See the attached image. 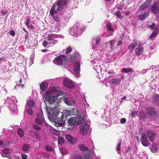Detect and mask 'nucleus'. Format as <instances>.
<instances>
[{
  "instance_id": "30",
  "label": "nucleus",
  "mask_w": 159,
  "mask_h": 159,
  "mask_svg": "<svg viewBox=\"0 0 159 159\" xmlns=\"http://www.w3.org/2000/svg\"><path fill=\"white\" fill-rule=\"evenodd\" d=\"M152 147L150 148L151 151L153 152H155L158 150V145L157 143H153Z\"/></svg>"
},
{
  "instance_id": "53",
  "label": "nucleus",
  "mask_w": 159,
  "mask_h": 159,
  "mask_svg": "<svg viewBox=\"0 0 159 159\" xmlns=\"http://www.w3.org/2000/svg\"><path fill=\"white\" fill-rule=\"evenodd\" d=\"M126 121V119L125 118H122L120 120V123L122 124L125 123Z\"/></svg>"
},
{
  "instance_id": "26",
  "label": "nucleus",
  "mask_w": 159,
  "mask_h": 159,
  "mask_svg": "<svg viewBox=\"0 0 159 159\" xmlns=\"http://www.w3.org/2000/svg\"><path fill=\"white\" fill-rule=\"evenodd\" d=\"M149 14V11H147L144 13L141 14L138 16V18L140 20H142L147 17Z\"/></svg>"
},
{
  "instance_id": "59",
  "label": "nucleus",
  "mask_w": 159,
  "mask_h": 159,
  "mask_svg": "<svg viewBox=\"0 0 159 159\" xmlns=\"http://www.w3.org/2000/svg\"><path fill=\"white\" fill-rule=\"evenodd\" d=\"M24 84H17L15 86V88L16 89H17V88L18 87H19L20 86H22V87L24 86Z\"/></svg>"
},
{
  "instance_id": "61",
  "label": "nucleus",
  "mask_w": 159,
  "mask_h": 159,
  "mask_svg": "<svg viewBox=\"0 0 159 159\" xmlns=\"http://www.w3.org/2000/svg\"><path fill=\"white\" fill-rule=\"evenodd\" d=\"M136 115V113L135 112L133 111L132 112L131 114V116L133 117H135V116Z\"/></svg>"
},
{
  "instance_id": "54",
  "label": "nucleus",
  "mask_w": 159,
  "mask_h": 159,
  "mask_svg": "<svg viewBox=\"0 0 159 159\" xmlns=\"http://www.w3.org/2000/svg\"><path fill=\"white\" fill-rule=\"evenodd\" d=\"M9 33L11 35L13 36H14L15 34V32L13 30H11L9 31Z\"/></svg>"
},
{
  "instance_id": "6",
  "label": "nucleus",
  "mask_w": 159,
  "mask_h": 159,
  "mask_svg": "<svg viewBox=\"0 0 159 159\" xmlns=\"http://www.w3.org/2000/svg\"><path fill=\"white\" fill-rule=\"evenodd\" d=\"M85 116L84 114L81 113L78 116L70 118L68 121V125L72 126L75 124L78 125L84 121Z\"/></svg>"
},
{
  "instance_id": "62",
  "label": "nucleus",
  "mask_w": 159,
  "mask_h": 159,
  "mask_svg": "<svg viewBox=\"0 0 159 159\" xmlns=\"http://www.w3.org/2000/svg\"><path fill=\"white\" fill-rule=\"evenodd\" d=\"M7 11L6 10H2L1 11V13L3 15H4L6 14Z\"/></svg>"
},
{
  "instance_id": "51",
  "label": "nucleus",
  "mask_w": 159,
  "mask_h": 159,
  "mask_svg": "<svg viewBox=\"0 0 159 159\" xmlns=\"http://www.w3.org/2000/svg\"><path fill=\"white\" fill-rule=\"evenodd\" d=\"M111 24L110 23H107L106 25V28L107 30H110L112 29L111 28Z\"/></svg>"
},
{
  "instance_id": "20",
  "label": "nucleus",
  "mask_w": 159,
  "mask_h": 159,
  "mask_svg": "<svg viewBox=\"0 0 159 159\" xmlns=\"http://www.w3.org/2000/svg\"><path fill=\"white\" fill-rule=\"evenodd\" d=\"M7 106H9L11 104H15L17 102V101L16 100V98L14 96H11V98L8 97L7 99L6 103H7Z\"/></svg>"
},
{
  "instance_id": "13",
  "label": "nucleus",
  "mask_w": 159,
  "mask_h": 159,
  "mask_svg": "<svg viewBox=\"0 0 159 159\" xmlns=\"http://www.w3.org/2000/svg\"><path fill=\"white\" fill-rule=\"evenodd\" d=\"M96 59H95V60H91L90 61L91 62L93 66V69L98 73L100 72L101 73H102V67L101 66L100 64L96 62Z\"/></svg>"
},
{
  "instance_id": "43",
  "label": "nucleus",
  "mask_w": 159,
  "mask_h": 159,
  "mask_svg": "<svg viewBox=\"0 0 159 159\" xmlns=\"http://www.w3.org/2000/svg\"><path fill=\"white\" fill-rule=\"evenodd\" d=\"M10 157L11 158H9L10 159H21L20 157V156L14 155L11 156Z\"/></svg>"
},
{
  "instance_id": "58",
  "label": "nucleus",
  "mask_w": 159,
  "mask_h": 159,
  "mask_svg": "<svg viewBox=\"0 0 159 159\" xmlns=\"http://www.w3.org/2000/svg\"><path fill=\"white\" fill-rule=\"evenodd\" d=\"M122 43L123 42L121 40H120L118 42L116 46H121Z\"/></svg>"
},
{
  "instance_id": "52",
  "label": "nucleus",
  "mask_w": 159,
  "mask_h": 159,
  "mask_svg": "<svg viewBox=\"0 0 159 159\" xmlns=\"http://www.w3.org/2000/svg\"><path fill=\"white\" fill-rule=\"evenodd\" d=\"M94 41L97 44H98L100 41V38H97L95 39Z\"/></svg>"
},
{
  "instance_id": "1",
  "label": "nucleus",
  "mask_w": 159,
  "mask_h": 159,
  "mask_svg": "<svg viewBox=\"0 0 159 159\" xmlns=\"http://www.w3.org/2000/svg\"><path fill=\"white\" fill-rule=\"evenodd\" d=\"M67 1V0H58L55 5L53 4L50 11L52 18L56 21L59 22V26L62 27L66 26L67 22V19L62 16L65 13Z\"/></svg>"
},
{
  "instance_id": "16",
  "label": "nucleus",
  "mask_w": 159,
  "mask_h": 159,
  "mask_svg": "<svg viewBox=\"0 0 159 159\" xmlns=\"http://www.w3.org/2000/svg\"><path fill=\"white\" fill-rule=\"evenodd\" d=\"M145 109L147 114L150 116L154 115L156 113L155 108L153 107H146Z\"/></svg>"
},
{
  "instance_id": "11",
  "label": "nucleus",
  "mask_w": 159,
  "mask_h": 159,
  "mask_svg": "<svg viewBox=\"0 0 159 159\" xmlns=\"http://www.w3.org/2000/svg\"><path fill=\"white\" fill-rule=\"evenodd\" d=\"M35 122L40 125H44L46 124L42 111H40L37 113V117L35 119Z\"/></svg>"
},
{
  "instance_id": "21",
  "label": "nucleus",
  "mask_w": 159,
  "mask_h": 159,
  "mask_svg": "<svg viewBox=\"0 0 159 159\" xmlns=\"http://www.w3.org/2000/svg\"><path fill=\"white\" fill-rule=\"evenodd\" d=\"M65 138L66 139L71 143H75L77 140V139L73 137L70 134H66Z\"/></svg>"
},
{
  "instance_id": "41",
  "label": "nucleus",
  "mask_w": 159,
  "mask_h": 159,
  "mask_svg": "<svg viewBox=\"0 0 159 159\" xmlns=\"http://www.w3.org/2000/svg\"><path fill=\"white\" fill-rule=\"evenodd\" d=\"M108 30L109 32L108 34L106 36L109 37L113 35L114 32L113 29Z\"/></svg>"
},
{
  "instance_id": "39",
  "label": "nucleus",
  "mask_w": 159,
  "mask_h": 159,
  "mask_svg": "<svg viewBox=\"0 0 159 159\" xmlns=\"http://www.w3.org/2000/svg\"><path fill=\"white\" fill-rule=\"evenodd\" d=\"M45 149L47 152L52 151L53 149V148L49 146L46 145L45 146Z\"/></svg>"
},
{
  "instance_id": "24",
  "label": "nucleus",
  "mask_w": 159,
  "mask_h": 159,
  "mask_svg": "<svg viewBox=\"0 0 159 159\" xmlns=\"http://www.w3.org/2000/svg\"><path fill=\"white\" fill-rule=\"evenodd\" d=\"M143 48L142 46L138 45V47L135 49V52L137 55H140L143 51Z\"/></svg>"
},
{
  "instance_id": "32",
  "label": "nucleus",
  "mask_w": 159,
  "mask_h": 159,
  "mask_svg": "<svg viewBox=\"0 0 159 159\" xmlns=\"http://www.w3.org/2000/svg\"><path fill=\"white\" fill-rule=\"evenodd\" d=\"M30 146L27 144H24L22 147V150L23 152L28 151L30 149Z\"/></svg>"
},
{
  "instance_id": "44",
  "label": "nucleus",
  "mask_w": 159,
  "mask_h": 159,
  "mask_svg": "<svg viewBox=\"0 0 159 159\" xmlns=\"http://www.w3.org/2000/svg\"><path fill=\"white\" fill-rule=\"evenodd\" d=\"M33 127L34 129L37 130H39L41 129L40 127L36 124H34L33 125Z\"/></svg>"
},
{
  "instance_id": "50",
  "label": "nucleus",
  "mask_w": 159,
  "mask_h": 159,
  "mask_svg": "<svg viewBox=\"0 0 159 159\" xmlns=\"http://www.w3.org/2000/svg\"><path fill=\"white\" fill-rule=\"evenodd\" d=\"M85 27L84 26H83L80 28V27L79 32H80V35L81 34L82 32L85 30Z\"/></svg>"
},
{
  "instance_id": "40",
  "label": "nucleus",
  "mask_w": 159,
  "mask_h": 159,
  "mask_svg": "<svg viewBox=\"0 0 159 159\" xmlns=\"http://www.w3.org/2000/svg\"><path fill=\"white\" fill-rule=\"evenodd\" d=\"M115 41L116 40L114 39L113 40H111L110 41V48L111 50H112L114 48V43Z\"/></svg>"
},
{
  "instance_id": "63",
  "label": "nucleus",
  "mask_w": 159,
  "mask_h": 159,
  "mask_svg": "<svg viewBox=\"0 0 159 159\" xmlns=\"http://www.w3.org/2000/svg\"><path fill=\"white\" fill-rule=\"evenodd\" d=\"M107 71V69L106 68L104 67L103 70H102V72L103 73H101L104 74V72H106Z\"/></svg>"
},
{
  "instance_id": "55",
  "label": "nucleus",
  "mask_w": 159,
  "mask_h": 159,
  "mask_svg": "<svg viewBox=\"0 0 159 159\" xmlns=\"http://www.w3.org/2000/svg\"><path fill=\"white\" fill-rule=\"evenodd\" d=\"M30 20L29 19H27L26 20V24L27 26L29 27V26L30 25V24H31L30 23Z\"/></svg>"
},
{
  "instance_id": "48",
  "label": "nucleus",
  "mask_w": 159,
  "mask_h": 159,
  "mask_svg": "<svg viewBox=\"0 0 159 159\" xmlns=\"http://www.w3.org/2000/svg\"><path fill=\"white\" fill-rule=\"evenodd\" d=\"M115 14L116 16V17L118 18H121V16L120 14V11H117L115 13Z\"/></svg>"
},
{
  "instance_id": "31",
  "label": "nucleus",
  "mask_w": 159,
  "mask_h": 159,
  "mask_svg": "<svg viewBox=\"0 0 159 159\" xmlns=\"http://www.w3.org/2000/svg\"><path fill=\"white\" fill-rule=\"evenodd\" d=\"M10 105H9V108L12 111H14L16 112V111L17 110V107L16 106L15 104H12L11 103H10Z\"/></svg>"
},
{
  "instance_id": "38",
  "label": "nucleus",
  "mask_w": 159,
  "mask_h": 159,
  "mask_svg": "<svg viewBox=\"0 0 159 159\" xmlns=\"http://www.w3.org/2000/svg\"><path fill=\"white\" fill-rule=\"evenodd\" d=\"M34 102L33 100H30L27 102V105L30 107H33L34 106Z\"/></svg>"
},
{
  "instance_id": "34",
  "label": "nucleus",
  "mask_w": 159,
  "mask_h": 159,
  "mask_svg": "<svg viewBox=\"0 0 159 159\" xmlns=\"http://www.w3.org/2000/svg\"><path fill=\"white\" fill-rule=\"evenodd\" d=\"M26 77H27V75L25 74V70H24L23 71L22 73L21 74L20 78L19 80L20 83H22V80L26 78Z\"/></svg>"
},
{
  "instance_id": "25",
  "label": "nucleus",
  "mask_w": 159,
  "mask_h": 159,
  "mask_svg": "<svg viewBox=\"0 0 159 159\" xmlns=\"http://www.w3.org/2000/svg\"><path fill=\"white\" fill-rule=\"evenodd\" d=\"M137 44V40L136 39H134L131 43L128 48L130 50L132 51L134 49Z\"/></svg>"
},
{
  "instance_id": "14",
  "label": "nucleus",
  "mask_w": 159,
  "mask_h": 159,
  "mask_svg": "<svg viewBox=\"0 0 159 159\" xmlns=\"http://www.w3.org/2000/svg\"><path fill=\"white\" fill-rule=\"evenodd\" d=\"M64 102L69 106L73 105L75 104V101L71 98L69 96H64L63 98Z\"/></svg>"
},
{
  "instance_id": "56",
  "label": "nucleus",
  "mask_w": 159,
  "mask_h": 159,
  "mask_svg": "<svg viewBox=\"0 0 159 159\" xmlns=\"http://www.w3.org/2000/svg\"><path fill=\"white\" fill-rule=\"evenodd\" d=\"M21 157L22 159H28L27 158V156L25 154H22Z\"/></svg>"
},
{
  "instance_id": "2",
  "label": "nucleus",
  "mask_w": 159,
  "mask_h": 159,
  "mask_svg": "<svg viewBox=\"0 0 159 159\" xmlns=\"http://www.w3.org/2000/svg\"><path fill=\"white\" fill-rule=\"evenodd\" d=\"M48 83L46 82H42L40 85V88L42 90L40 91L42 95L45 93L46 94L43 96V101L46 104L47 109L48 110L47 103L51 104L57 100V97L63 95L64 93L61 91L59 88L51 87L48 89V92H45V90L48 86Z\"/></svg>"
},
{
  "instance_id": "42",
  "label": "nucleus",
  "mask_w": 159,
  "mask_h": 159,
  "mask_svg": "<svg viewBox=\"0 0 159 159\" xmlns=\"http://www.w3.org/2000/svg\"><path fill=\"white\" fill-rule=\"evenodd\" d=\"M152 68L156 71H159V74H159V66H152Z\"/></svg>"
},
{
  "instance_id": "18",
  "label": "nucleus",
  "mask_w": 159,
  "mask_h": 159,
  "mask_svg": "<svg viewBox=\"0 0 159 159\" xmlns=\"http://www.w3.org/2000/svg\"><path fill=\"white\" fill-rule=\"evenodd\" d=\"M63 83L66 87L71 89L74 87V85L73 81L70 80L64 79Z\"/></svg>"
},
{
  "instance_id": "37",
  "label": "nucleus",
  "mask_w": 159,
  "mask_h": 159,
  "mask_svg": "<svg viewBox=\"0 0 159 159\" xmlns=\"http://www.w3.org/2000/svg\"><path fill=\"white\" fill-rule=\"evenodd\" d=\"M64 139L61 137L59 136L58 137V143L59 145L62 144L64 142Z\"/></svg>"
},
{
  "instance_id": "36",
  "label": "nucleus",
  "mask_w": 159,
  "mask_h": 159,
  "mask_svg": "<svg viewBox=\"0 0 159 159\" xmlns=\"http://www.w3.org/2000/svg\"><path fill=\"white\" fill-rule=\"evenodd\" d=\"M158 29L156 28L153 32L152 33L151 35V38H153L156 36L158 34Z\"/></svg>"
},
{
  "instance_id": "35",
  "label": "nucleus",
  "mask_w": 159,
  "mask_h": 159,
  "mask_svg": "<svg viewBox=\"0 0 159 159\" xmlns=\"http://www.w3.org/2000/svg\"><path fill=\"white\" fill-rule=\"evenodd\" d=\"M17 134L18 135L21 137L24 136V131L21 128H19L17 131Z\"/></svg>"
},
{
  "instance_id": "60",
  "label": "nucleus",
  "mask_w": 159,
  "mask_h": 159,
  "mask_svg": "<svg viewBox=\"0 0 159 159\" xmlns=\"http://www.w3.org/2000/svg\"><path fill=\"white\" fill-rule=\"evenodd\" d=\"M123 7V5L122 4L120 5L118 7V9L119 10H121Z\"/></svg>"
},
{
  "instance_id": "7",
  "label": "nucleus",
  "mask_w": 159,
  "mask_h": 159,
  "mask_svg": "<svg viewBox=\"0 0 159 159\" xmlns=\"http://www.w3.org/2000/svg\"><path fill=\"white\" fill-rule=\"evenodd\" d=\"M66 57L61 55L57 56L53 60V63L58 65H65L70 66V64L66 60Z\"/></svg>"
},
{
  "instance_id": "27",
  "label": "nucleus",
  "mask_w": 159,
  "mask_h": 159,
  "mask_svg": "<svg viewBox=\"0 0 159 159\" xmlns=\"http://www.w3.org/2000/svg\"><path fill=\"white\" fill-rule=\"evenodd\" d=\"M152 102L154 104L159 105V94H156L153 96Z\"/></svg>"
},
{
  "instance_id": "49",
  "label": "nucleus",
  "mask_w": 159,
  "mask_h": 159,
  "mask_svg": "<svg viewBox=\"0 0 159 159\" xmlns=\"http://www.w3.org/2000/svg\"><path fill=\"white\" fill-rule=\"evenodd\" d=\"M60 151L62 154H65L68 153V151L66 149L62 148Z\"/></svg>"
},
{
  "instance_id": "5",
  "label": "nucleus",
  "mask_w": 159,
  "mask_h": 159,
  "mask_svg": "<svg viewBox=\"0 0 159 159\" xmlns=\"http://www.w3.org/2000/svg\"><path fill=\"white\" fill-rule=\"evenodd\" d=\"M90 144L89 143V146L90 149L87 152V155L81 156L77 154L71 156V158L73 159H89L90 157H91L93 156V154L94 153L92 149L94 148L93 142L91 141H90Z\"/></svg>"
},
{
  "instance_id": "45",
  "label": "nucleus",
  "mask_w": 159,
  "mask_h": 159,
  "mask_svg": "<svg viewBox=\"0 0 159 159\" xmlns=\"http://www.w3.org/2000/svg\"><path fill=\"white\" fill-rule=\"evenodd\" d=\"M121 143V142H120L119 143L117 144L116 148V150L117 151V152L118 154L120 153V150Z\"/></svg>"
},
{
  "instance_id": "9",
  "label": "nucleus",
  "mask_w": 159,
  "mask_h": 159,
  "mask_svg": "<svg viewBox=\"0 0 159 159\" xmlns=\"http://www.w3.org/2000/svg\"><path fill=\"white\" fill-rule=\"evenodd\" d=\"M121 82L120 79L119 78H111V76H109L105 79V85L108 87H111L112 84L118 85Z\"/></svg>"
},
{
  "instance_id": "17",
  "label": "nucleus",
  "mask_w": 159,
  "mask_h": 159,
  "mask_svg": "<svg viewBox=\"0 0 159 159\" xmlns=\"http://www.w3.org/2000/svg\"><path fill=\"white\" fill-rule=\"evenodd\" d=\"M141 140L142 144L145 147H148L149 146V142L148 139L146 134L143 133L141 137Z\"/></svg>"
},
{
  "instance_id": "28",
  "label": "nucleus",
  "mask_w": 159,
  "mask_h": 159,
  "mask_svg": "<svg viewBox=\"0 0 159 159\" xmlns=\"http://www.w3.org/2000/svg\"><path fill=\"white\" fill-rule=\"evenodd\" d=\"M32 133L34 134L36 139L38 140L40 139L41 138V136L39 132L34 130L31 131L30 134L32 136H33L32 135Z\"/></svg>"
},
{
  "instance_id": "10",
  "label": "nucleus",
  "mask_w": 159,
  "mask_h": 159,
  "mask_svg": "<svg viewBox=\"0 0 159 159\" xmlns=\"http://www.w3.org/2000/svg\"><path fill=\"white\" fill-rule=\"evenodd\" d=\"M58 41L56 38L52 36L49 35L48 36L47 39L43 42V45L45 47L52 46L57 44Z\"/></svg>"
},
{
  "instance_id": "15",
  "label": "nucleus",
  "mask_w": 159,
  "mask_h": 159,
  "mask_svg": "<svg viewBox=\"0 0 159 159\" xmlns=\"http://www.w3.org/2000/svg\"><path fill=\"white\" fill-rule=\"evenodd\" d=\"M146 135L150 141L153 142L155 139L156 133L152 130H148L146 132Z\"/></svg>"
},
{
  "instance_id": "12",
  "label": "nucleus",
  "mask_w": 159,
  "mask_h": 159,
  "mask_svg": "<svg viewBox=\"0 0 159 159\" xmlns=\"http://www.w3.org/2000/svg\"><path fill=\"white\" fill-rule=\"evenodd\" d=\"M80 24L76 23L71 28L70 30V34L74 37H77L80 35V32H79Z\"/></svg>"
},
{
  "instance_id": "64",
  "label": "nucleus",
  "mask_w": 159,
  "mask_h": 159,
  "mask_svg": "<svg viewBox=\"0 0 159 159\" xmlns=\"http://www.w3.org/2000/svg\"><path fill=\"white\" fill-rule=\"evenodd\" d=\"M146 70H145V69H143L142 71H141L140 73L142 74H143L146 73Z\"/></svg>"
},
{
  "instance_id": "4",
  "label": "nucleus",
  "mask_w": 159,
  "mask_h": 159,
  "mask_svg": "<svg viewBox=\"0 0 159 159\" xmlns=\"http://www.w3.org/2000/svg\"><path fill=\"white\" fill-rule=\"evenodd\" d=\"M80 55L79 53H75V54L70 55V65H73V73L78 77L79 75L80 70V65L79 61L80 60Z\"/></svg>"
},
{
  "instance_id": "33",
  "label": "nucleus",
  "mask_w": 159,
  "mask_h": 159,
  "mask_svg": "<svg viewBox=\"0 0 159 159\" xmlns=\"http://www.w3.org/2000/svg\"><path fill=\"white\" fill-rule=\"evenodd\" d=\"M79 148L80 150L84 151H88V148L85 147V145L83 144H80L79 145Z\"/></svg>"
},
{
  "instance_id": "22",
  "label": "nucleus",
  "mask_w": 159,
  "mask_h": 159,
  "mask_svg": "<svg viewBox=\"0 0 159 159\" xmlns=\"http://www.w3.org/2000/svg\"><path fill=\"white\" fill-rule=\"evenodd\" d=\"M151 1L150 0H147L145 2L142 4L139 8V9L140 11H144L149 6L150 4Z\"/></svg>"
},
{
  "instance_id": "23",
  "label": "nucleus",
  "mask_w": 159,
  "mask_h": 159,
  "mask_svg": "<svg viewBox=\"0 0 159 159\" xmlns=\"http://www.w3.org/2000/svg\"><path fill=\"white\" fill-rule=\"evenodd\" d=\"M1 155L3 157H6L9 158H11L10 157L11 155L10 153V151L7 148H5L2 151Z\"/></svg>"
},
{
  "instance_id": "3",
  "label": "nucleus",
  "mask_w": 159,
  "mask_h": 159,
  "mask_svg": "<svg viewBox=\"0 0 159 159\" xmlns=\"http://www.w3.org/2000/svg\"><path fill=\"white\" fill-rule=\"evenodd\" d=\"M50 111H48L50 120L55 123L54 125L57 127L63 126L65 123L64 120V115L62 112H60L59 110L56 107L51 108Z\"/></svg>"
},
{
  "instance_id": "8",
  "label": "nucleus",
  "mask_w": 159,
  "mask_h": 159,
  "mask_svg": "<svg viewBox=\"0 0 159 159\" xmlns=\"http://www.w3.org/2000/svg\"><path fill=\"white\" fill-rule=\"evenodd\" d=\"M81 123L80 125V133L84 137L87 134V132L89 129V122L85 117L84 121L83 122H80Z\"/></svg>"
},
{
  "instance_id": "57",
  "label": "nucleus",
  "mask_w": 159,
  "mask_h": 159,
  "mask_svg": "<svg viewBox=\"0 0 159 159\" xmlns=\"http://www.w3.org/2000/svg\"><path fill=\"white\" fill-rule=\"evenodd\" d=\"M155 27V24L153 23L152 25H150L148 26L149 28L150 27L152 29H153V28H154Z\"/></svg>"
},
{
  "instance_id": "19",
  "label": "nucleus",
  "mask_w": 159,
  "mask_h": 159,
  "mask_svg": "<svg viewBox=\"0 0 159 159\" xmlns=\"http://www.w3.org/2000/svg\"><path fill=\"white\" fill-rule=\"evenodd\" d=\"M150 10L153 13L157 14L159 15V7L157 3H155L152 5Z\"/></svg>"
},
{
  "instance_id": "29",
  "label": "nucleus",
  "mask_w": 159,
  "mask_h": 159,
  "mask_svg": "<svg viewBox=\"0 0 159 159\" xmlns=\"http://www.w3.org/2000/svg\"><path fill=\"white\" fill-rule=\"evenodd\" d=\"M134 71V70L131 68H123L121 69V72L123 73H128L129 72H132Z\"/></svg>"
},
{
  "instance_id": "47",
  "label": "nucleus",
  "mask_w": 159,
  "mask_h": 159,
  "mask_svg": "<svg viewBox=\"0 0 159 159\" xmlns=\"http://www.w3.org/2000/svg\"><path fill=\"white\" fill-rule=\"evenodd\" d=\"M26 111L30 115H32L33 114V111L30 108H27Z\"/></svg>"
},
{
  "instance_id": "46",
  "label": "nucleus",
  "mask_w": 159,
  "mask_h": 159,
  "mask_svg": "<svg viewBox=\"0 0 159 159\" xmlns=\"http://www.w3.org/2000/svg\"><path fill=\"white\" fill-rule=\"evenodd\" d=\"M71 51V47L67 48L66 49H64L63 51L66 52V54H68Z\"/></svg>"
}]
</instances>
